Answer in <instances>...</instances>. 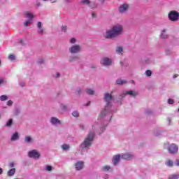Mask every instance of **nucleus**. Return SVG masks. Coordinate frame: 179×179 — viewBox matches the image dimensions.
Masks as SVG:
<instances>
[{
  "mask_svg": "<svg viewBox=\"0 0 179 179\" xmlns=\"http://www.w3.org/2000/svg\"><path fill=\"white\" fill-rule=\"evenodd\" d=\"M122 25L116 24L113 27V28L110 30L106 31L104 37L105 38H115V37H118L122 33Z\"/></svg>",
  "mask_w": 179,
  "mask_h": 179,
  "instance_id": "1",
  "label": "nucleus"
},
{
  "mask_svg": "<svg viewBox=\"0 0 179 179\" xmlns=\"http://www.w3.org/2000/svg\"><path fill=\"white\" fill-rule=\"evenodd\" d=\"M93 139H94V131H90L87 136V137L85 139L83 143H82V147L84 148H89L92 143L93 142Z\"/></svg>",
  "mask_w": 179,
  "mask_h": 179,
  "instance_id": "2",
  "label": "nucleus"
},
{
  "mask_svg": "<svg viewBox=\"0 0 179 179\" xmlns=\"http://www.w3.org/2000/svg\"><path fill=\"white\" fill-rule=\"evenodd\" d=\"M179 18V13L176 10H172L169 13V19L171 22H177Z\"/></svg>",
  "mask_w": 179,
  "mask_h": 179,
  "instance_id": "3",
  "label": "nucleus"
},
{
  "mask_svg": "<svg viewBox=\"0 0 179 179\" xmlns=\"http://www.w3.org/2000/svg\"><path fill=\"white\" fill-rule=\"evenodd\" d=\"M168 151L171 155H177L178 152V146L177 145L172 143L169 148Z\"/></svg>",
  "mask_w": 179,
  "mask_h": 179,
  "instance_id": "4",
  "label": "nucleus"
},
{
  "mask_svg": "<svg viewBox=\"0 0 179 179\" xmlns=\"http://www.w3.org/2000/svg\"><path fill=\"white\" fill-rule=\"evenodd\" d=\"M29 157H33L34 159H38L41 156L38 152L36 150H32L28 152Z\"/></svg>",
  "mask_w": 179,
  "mask_h": 179,
  "instance_id": "5",
  "label": "nucleus"
},
{
  "mask_svg": "<svg viewBox=\"0 0 179 179\" xmlns=\"http://www.w3.org/2000/svg\"><path fill=\"white\" fill-rule=\"evenodd\" d=\"M129 9V5L124 3L119 7V13H125Z\"/></svg>",
  "mask_w": 179,
  "mask_h": 179,
  "instance_id": "6",
  "label": "nucleus"
},
{
  "mask_svg": "<svg viewBox=\"0 0 179 179\" xmlns=\"http://www.w3.org/2000/svg\"><path fill=\"white\" fill-rule=\"evenodd\" d=\"M79 51H80V46L79 45H73L70 48V52L71 54H77Z\"/></svg>",
  "mask_w": 179,
  "mask_h": 179,
  "instance_id": "7",
  "label": "nucleus"
},
{
  "mask_svg": "<svg viewBox=\"0 0 179 179\" xmlns=\"http://www.w3.org/2000/svg\"><path fill=\"white\" fill-rule=\"evenodd\" d=\"M25 15H26L27 17L30 18V20H29L24 22V26L27 27V26H29V24H30V23H31V19H33V17H34V16L33 15V14L30 13L29 12H26Z\"/></svg>",
  "mask_w": 179,
  "mask_h": 179,
  "instance_id": "8",
  "label": "nucleus"
},
{
  "mask_svg": "<svg viewBox=\"0 0 179 179\" xmlns=\"http://www.w3.org/2000/svg\"><path fill=\"white\" fill-rule=\"evenodd\" d=\"M101 65L108 66L111 64V59L108 57H104L101 60Z\"/></svg>",
  "mask_w": 179,
  "mask_h": 179,
  "instance_id": "9",
  "label": "nucleus"
},
{
  "mask_svg": "<svg viewBox=\"0 0 179 179\" xmlns=\"http://www.w3.org/2000/svg\"><path fill=\"white\" fill-rule=\"evenodd\" d=\"M104 100L107 102V106L110 104V101L113 100V96L111 94L106 93L104 96Z\"/></svg>",
  "mask_w": 179,
  "mask_h": 179,
  "instance_id": "10",
  "label": "nucleus"
},
{
  "mask_svg": "<svg viewBox=\"0 0 179 179\" xmlns=\"http://www.w3.org/2000/svg\"><path fill=\"white\" fill-rule=\"evenodd\" d=\"M121 157L124 160H131V159H134V155L131 154H123Z\"/></svg>",
  "mask_w": 179,
  "mask_h": 179,
  "instance_id": "11",
  "label": "nucleus"
},
{
  "mask_svg": "<svg viewBox=\"0 0 179 179\" xmlns=\"http://www.w3.org/2000/svg\"><path fill=\"white\" fill-rule=\"evenodd\" d=\"M76 170H82L83 169V162L80 161L76 164Z\"/></svg>",
  "mask_w": 179,
  "mask_h": 179,
  "instance_id": "12",
  "label": "nucleus"
},
{
  "mask_svg": "<svg viewBox=\"0 0 179 179\" xmlns=\"http://www.w3.org/2000/svg\"><path fill=\"white\" fill-rule=\"evenodd\" d=\"M120 159H121V157L120 155H115L113 158V164L115 166L118 164V162H120Z\"/></svg>",
  "mask_w": 179,
  "mask_h": 179,
  "instance_id": "13",
  "label": "nucleus"
},
{
  "mask_svg": "<svg viewBox=\"0 0 179 179\" xmlns=\"http://www.w3.org/2000/svg\"><path fill=\"white\" fill-rule=\"evenodd\" d=\"M50 122L54 125H55V124H61V120H59L58 118H57V117H52L50 120Z\"/></svg>",
  "mask_w": 179,
  "mask_h": 179,
  "instance_id": "14",
  "label": "nucleus"
},
{
  "mask_svg": "<svg viewBox=\"0 0 179 179\" xmlns=\"http://www.w3.org/2000/svg\"><path fill=\"white\" fill-rule=\"evenodd\" d=\"M19 139V134L17 132H15L13 136H11V141L14 142V141H17Z\"/></svg>",
  "mask_w": 179,
  "mask_h": 179,
  "instance_id": "15",
  "label": "nucleus"
},
{
  "mask_svg": "<svg viewBox=\"0 0 179 179\" xmlns=\"http://www.w3.org/2000/svg\"><path fill=\"white\" fill-rule=\"evenodd\" d=\"M16 172V169L15 168L10 169L8 171V176L9 177H12V176H15V173Z\"/></svg>",
  "mask_w": 179,
  "mask_h": 179,
  "instance_id": "16",
  "label": "nucleus"
},
{
  "mask_svg": "<svg viewBox=\"0 0 179 179\" xmlns=\"http://www.w3.org/2000/svg\"><path fill=\"white\" fill-rule=\"evenodd\" d=\"M41 27H42L41 22H38V29H38V32L40 34H43L44 31V30Z\"/></svg>",
  "mask_w": 179,
  "mask_h": 179,
  "instance_id": "17",
  "label": "nucleus"
},
{
  "mask_svg": "<svg viewBox=\"0 0 179 179\" xmlns=\"http://www.w3.org/2000/svg\"><path fill=\"white\" fill-rule=\"evenodd\" d=\"M116 83H117V85H125V83H127V81L124 80L119 79V80H117Z\"/></svg>",
  "mask_w": 179,
  "mask_h": 179,
  "instance_id": "18",
  "label": "nucleus"
},
{
  "mask_svg": "<svg viewBox=\"0 0 179 179\" xmlns=\"http://www.w3.org/2000/svg\"><path fill=\"white\" fill-rule=\"evenodd\" d=\"M125 94H129V96H133V97H135V96H136V92L134 91H129L127 92Z\"/></svg>",
  "mask_w": 179,
  "mask_h": 179,
  "instance_id": "19",
  "label": "nucleus"
},
{
  "mask_svg": "<svg viewBox=\"0 0 179 179\" xmlns=\"http://www.w3.org/2000/svg\"><path fill=\"white\" fill-rule=\"evenodd\" d=\"M162 38H167L169 36L166 34V29H164L162 31V33L161 34Z\"/></svg>",
  "mask_w": 179,
  "mask_h": 179,
  "instance_id": "20",
  "label": "nucleus"
},
{
  "mask_svg": "<svg viewBox=\"0 0 179 179\" xmlns=\"http://www.w3.org/2000/svg\"><path fill=\"white\" fill-rule=\"evenodd\" d=\"M178 178H179V176L178 175L172 174V175H170L169 176L168 179H178Z\"/></svg>",
  "mask_w": 179,
  "mask_h": 179,
  "instance_id": "21",
  "label": "nucleus"
},
{
  "mask_svg": "<svg viewBox=\"0 0 179 179\" xmlns=\"http://www.w3.org/2000/svg\"><path fill=\"white\" fill-rule=\"evenodd\" d=\"M166 164L169 167H173V161L169 159L168 161H166Z\"/></svg>",
  "mask_w": 179,
  "mask_h": 179,
  "instance_id": "22",
  "label": "nucleus"
},
{
  "mask_svg": "<svg viewBox=\"0 0 179 179\" xmlns=\"http://www.w3.org/2000/svg\"><path fill=\"white\" fill-rule=\"evenodd\" d=\"M0 100L1 101H5L8 100V96L6 95H1L0 96Z\"/></svg>",
  "mask_w": 179,
  "mask_h": 179,
  "instance_id": "23",
  "label": "nucleus"
},
{
  "mask_svg": "<svg viewBox=\"0 0 179 179\" xmlns=\"http://www.w3.org/2000/svg\"><path fill=\"white\" fill-rule=\"evenodd\" d=\"M8 59H10V61H15L16 59V57H15L14 55L11 54L9 55Z\"/></svg>",
  "mask_w": 179,
  "mask_h": 179,
  "instance_id": "24",
  "label": "nucleus"
},
{
  "mask_svg": "<svg viewBox=\"0 0 179 179\" xmlns=\"http://www.w3.org/2000/svg\"><path fill=\"white\" fill-rule=\"evenodd\" d=\"M62 148L63 149V150H68L69 149V145L64 144L63 145H62Z\"/></svg>",
  "mask_w": 179,
  "mask_h": 179,
  "instance_id": "25",
  "label": "nucleus"
},
{
  "mask_svg": "<svg viewBox=\"0 0 179 179\" xmlns=\"http://www.w3.org/2000/svg\"><path fill=\"white\" fill-rule=\"evenodd\" d=\"M110 169L111 167H110V166L108 165H106L105 166L103 167V171H108V170H110Z\"/></svg>",
  "mask_w": 179,
  "mask_h": 179,
  "instance_id": "26",
  "label": "nucleus"
},
{
  "mask_svg": "<svg viewBox=\"0 0 179 179\" xmlns=\"http://www.w3.org/2000/svg\"><path fill=\"white\" fill-rule=\"evenodd\" d=\"M81 3H84V5H89V3H90V0H82Z\"/></svg>",
  "mask_w": 179,
  "mask_h": 179,
  "instance_id": "27",
  "label": "nucleus"
},
{
  "mask_svg": "<svg viewBox=\"0 0 179 179\" xmlns=\"http://www.w3.org/2000/svg\"><path fill=\"white\" fill-rule=\"evenodd\" d=\"M87 94H90V96H93L94 94V91L92 90H87Z\"/></svg>",
  "mask_w": 179,
  "mask_h": 179,
  "instance_id": "28",
  "label": "nucleus"
},
{
  "mask_svg": "<svg viewBox=\"0 0 179 179\" xmlns=\"http://www.w3.org/2000/svg\"><path fill=\"white\" fill-rule=\"evenodd\" d=\"M145 73L146 76H152V71L150 70H147Z\"/></svg>",
  "mask_w": 179,
  "mask_h": 179,
  "instance_id": "29",
  "label": "nucleus"
},
{
  "mask_svg": "<svg viewBox=\"0 0 179 179\" xmlns=\"http://www.w3.org/2000/svg\"><path fill=\"white\" fill-rule=\"evenodd\" d=\"M122 51H123V49L122 47H118L116 48V52H119V54L122 52Z\"/></svg>",
  "mask_w": 179,
  "mask_h": 179,
  "instance_id": "30",
  "label": "nucleus"
},
{
  "mask_svg": "<svg viewBox=\"0 0 179 179\" xmlns=\"http://www.w3.org/2000/svg\"><path fill=\"white\" fill-rule=\"evenodd\" d=\"M13 122V120H12V119H10L6 124V127H10L12 125Z\"/></svg>",
  "mask_w": 179,
  "mask_h": 179,
  "instance_id": "31",
  "label": "nucleus"
},
{
  "mask_svg": "<svg viewBox=\"0 0 179 179\" xmlns=\"http://www.w3.org/2000/svg\"><path fill=\"white\" fill-rule=\"evenodd\" d=\"M106 113H107V110L105 109L101 112L100 117H104L106 115Z\"/></svg>",
  "mask_w": 179,
  "mask_h": 179,
  "instance_id": "32",
  "label": "nucleus"
},
{
  "mask_svg": "<svg viewBox=\"0 0 179 179\" xmlns=\"http://www.w3.org/2000/svg\"><path fill=\"white\" fill-rule=\"evenodd\" d=\"M25 142H27V143L31 142V137H30V136H26V137H25Z\"/></svg>",
  "mask_w": 179,
  "mask_h": 179,
  "instance_id": "33",
  "label": "nucleus"
},
{
  "mask_svg": "<svg viewBox=\"0 0 179 179\" xmlns=\"http://www.w3.org/2000/svg\"><path fill=\"white\" fill-rule=\"evenodd\" d=\"M72 114L73 117H79V113H78L76 110L73 111Z\"/></svg>",
  "mask_w": 179,
  "mask_h": 179,
  "instance_id": "34",
  "label": "nucleus"
},
{
  "mask_svg": "<svg viewBox=\"0 0 179 179\" xmlns=\"http://www.w3.org/2000/svg\"><path fill=\"white\" fill-rule=\"evenodd\" d=\"M66 30H67L66 26L62 27V31H64V33H66Z\"/></svg>",
  "mask_w": 179,
  "mask_h": 179,
  "instance_id": "35",
  "label": "nucleus"
},
{
  "mask_svg": "<svg viewBox=\"0 0 179 179\" xmlns=\"http://www.w3.org/2000/svg\"><path fill=\"white\" fill-rule=\"evenodd\" d=\"M168 103L169 104H173L174 103V100H173L171 99H168Z\"/></svg>",
  "mask_w": 179,
  "mask_h": 179,
  "instance_id": "36",
  "label": "nucleus"
},
{
  "mask_svg": "<svg viewBox=\"0 0 179 179\" xmlns=\"http://www.w3.org/2000/svg\"><path fill=\"white\" fill-rule=\"evenodd\" d=\"M46 170H47V171H51V170H52V166H46Z\"/></svg>",
  "mask_w": 179,
  "mask_h": 179,
  "instance_id": "37",
  "label": "nucleus"
},
{
  "mask_svg": "<svg viewBox=\"0 0 179 179\" xmlns=\"http://www.w3.org/2000/svg\"><path fill=\"white\" fill-rule=\"evenodd\" d=\"M70 43H71V44H75V43H76V39L75 38H71Z\"/></svg>",
  "mask_w": 179,
  "mask_h": 179,
  "instance_id": "38",
  "label": "nucleus"
},
{
  "mask_svg": "<svg viewBox=\"0 0 179 179\" xmlns=\"http://www.w3.org/2000/svg\"><path fill=\"white\" fill-rule=\"evenodd\" d=\"M13 104V101L12 100H9L7 101V106H12Z\"/></svg>",
  "mask_w": 179,
  "mask_h": 179,
  "instance_id": "39",
  "label": "nucleus"
},
{
  "mask_svg": "<svg viewBox=\"0 0 179 179\" xmlns=\"http://www.w3.org/2000/svg\"><path fill=\"white\" fill-rule=\"evenodd\" d=\"M96 17H97V15L96 14V13L92 12V19H94V18Z\"/></svg>",
  "mask_w": 179,
  "mask_h": 179,
  "instance_id": "40",
  "label": "nucleus"
},
{
  "mask_svg": "<svg viewBox=\"0 0 179 179\" xmlns=\"http://www.w3.org/2000/svg\"><path fill=\"white\" fill-rule=\"evenodd\" d=\"M14 166H15V164H14L13 162H10V163L9 164V167H10V169L13 168Z\"/></svg>",
  "mask_w": 179,
  "mask_h": 179,
  "instance_id": "41",
  "label": "nucleus"
},
{
  "mask_svg": "<svg viewBox=\"0 0 179 179\" xmlns=\"http://www.w3.org/2000/svg\"><path fill=\"white\" fill-rule=\"evenodd\" d=\"M62 110H64L65 111L66 110V106L62 105Z\"/></svg>",
  "mask_w": 179,
  "mask_h": 179,
  "instance_id": "42",
  "label": "nucleus"
},
{
  "mask_svg": "<svg viewBox=\"0 0 179 179\" xmlns=\"http://www.w3.org/2000/svg\"><path fill=\"white\" fill-rule=\"evenodd\" d=\"M176 166H179V159H176Z\"/></svg>",
  "mask_w": 179,
  "mask_h": 179,
  "instance_id": "43",
  "label": "nucleus"
},
{
  "mask_svg": "<svg viewBox=\"0 0 179 179\" xmlns=\"http://www.w3.org/2000/svg\"><path fill=\"white\" fill-rule=\"evenodd\" d=\"M178 74H175V75L173 76V78L176 79V78H178Z\"/></svg>",
  "mask_w": 179,
  "mask_h": 179,
  "instance_id": "44",
  "label": "nucleus"
},
{
  "mask_svg": "<svg viewBox=\"0 0 179 179\" xmlns=\"http://www.w3.org/2000/svg\"><path fill=\"white\" fill-rule=\"evenodd\" d=\"M56 78H59V73H56Z\"/></svg>",
  "mask_w": 179,
  "mask_h": 179,
  "instance_id": "45",
  "label": "nucleus"
},
{
  "mask_svg": "<svg viewBox=\"0 0 179 179\" xmlns=\"http://www.w3.org/2000/svg\"><path fill=\"white\" fill-rule=\"evenodd\" d=\"M94 6H90L91 8H96V4L94 3H92Z\"/></svg>",
  "mask_w": 179,
  "mask_h": 179,
  "instance_id": "46",
  "label": "nucleus"
},
{
  "mask_svg": "<svg viewBox=\"0 0 179 179\" xmlns=\"http://www.w3.org/2000/svg\"><path fill=\"white\" fill-rule=\"evenodd\" d=\"M2 173H3V170H2V169L0 168V174H2Z\"/></svg>",
  "mask_w": 179,
  "mask_h": 179,
  "instance_id": "47",
  "label": "nucleus"
},
{
  "mask_svg": "<svg viewBox=\"0 0 179 179\" xmlns=\"http://www.w3.org/2000/svg\"><path fill=\"white\" fill-rule=\"evenodd\" d=\"M1 83H3V80H1V79H0V85H1Z\"/></svg>",
  "mask_w": 179,
  "mask_h": 179,
  "instance_id": "48",
  "label": "nucleus"
},
{
  "mask_svg": "<svg viewBox=\"0 0 179 179\" xmlns=\"http://www.w3.org/2000/svg\"><path fill=\"white\" fill-rule=\"evenodd\" d=\"M104 1H106V0H100V1L101 2V3H104Z\"/></svg>",
  "mask_w": 179,
  "mask_h": 179,
  "instance_id": "49",
  "label": "nucleus"
},
{
  "mask_svg": "<svg viewBox=\"0 0 179 179\" xmlns=\"http://www.w3.org/2000/svg\"><path fill=\"white\" fill-rule=\"evenodd\" d=\"M80 92H81L80 89L78 90V94H79V93H80Z\"/></svg>",
  "mask_w": 179,
  "mask_h": 179,
  "instance_id": "50",
  "label": "nucleus"
},
{
  "mask_svg": "<svg viewBox=\"0 0 179 179\" xmlns=\"http://www.w3.org/2000/svg\"><path fill=\"white\" fill-rule=\"evenodd\" d=\"M80 128H81V129H84L83 126H80Z\"/></svg>",
  "mask_w": 179,
  "mask_h": 179,
  "instance_id": "51",
  "label": "nucleus"
},
{
  "mask_svg": "<svg viewBox=\"0 0 179 179\" xmlns=\"http://www.w3.org/2000/svg\"><path fill=\"white\" fill-rule=\"evenodd\" d=\"M37 6H40V3H36Z\"/></svg>",
  "mask_w": 179,
  "mask_h": 179,
  "instance_id": "52",
  "label": "nucleus"
},
{
  "mask_svg": "<svg viewBox=\"0 0 179 179\" xmlns=\"http://www.w3.org/2000/svg\"><path fill=\"white\" fill-rule=\"evenodd\" d=\"M168 120H169V122H171V120H170V118H169Z\"/></svg>",
  "mask_w": 179,
  "mask_h": 179,
  "instance_id": "53",
  "label": "nucleus"
},
{
  "mask_svg": "<svg viewBox=\"0 0 179 179\" xmlns=\"http://www.w3.org/2000/svg\"><path fill=\"white\" fill-rule=\"evenodd\" d=\"M73 58H71V60L73 61Z\"/></svg>",
  "mask_w": 179,
  "mask_h": 179,
  "instance_id": "54",
  "label": "nucleus"
},
{
  "mask_svg": "<svg viewBox=\"0 0 179 179\" xmlns=\"http://www.w3.org/2000/svg\"><path fill=\"white\" fill-rule=\"evenodd\" d=\"M178 113H179V108H178Z\"/></svg>",
  "mask_w": 179,
  "mask_h": 179,
  "instance_id": "55",
  "label": "nucleus"
},
{
  "mask_svg": "<svg viewBox=\"0 0 179 179\" xmlns=\"http://www.w3.org/2000/svg\"><path fill=\"white\" fill-rule=\"evenodd\" d=\"M43 1H47V0H43Z\"/></svg>",
  "mask_w": 179,
  "mask_h": 179,
  "instance_id": "56",
  "label": "nucleus"
}]
</instances>
